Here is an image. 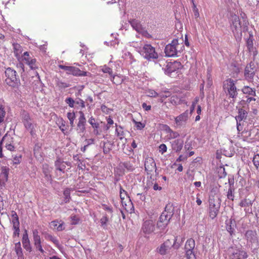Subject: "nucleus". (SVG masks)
<instances>
[{"label": "nucleus", "instance_id": "obj_5", "mask_svg": "<svg viewBox=\"0 0 259 259\" xmlns=\"http://www.w3.org/2000/svg\"><path fill=\"white\" fill-rule=\"evenodd\" d=\"M59 68L66 71L67 74H72L74 76H90L91 75L90 72L81 71L78 68L74 66L59 65Z\"/></svg>", "mask_w": 259, "mask_h": 259}, {"label": "nucleus", "instance_id": "obj_11", "mask_svg": "<svg viewBox=\"0 0 259 259\" xmlns=\"http://www.w3.org/2000/svg\"><path fill=\"white\" fill-rule=\"evenodd\" d=\"M80 116L78 118V122L77 125V131L78 133H83L85 131L86 118L83 112L81 111L79 112Z\"/></svg>", "mask_w": 259, "mask_h": 259}, {"label": "nucleus", "instance_id": "obj_46", "mask_svg": "<svg viewBox=\"0 0 259 259\" xmlns=\"http://www.w3.org/2000/svg\"><path fill=\"white\" fill-rule=\"evenodd\" d=\"M229 223H230V224H226V228L227 231L230 233V235L232 236V235L234 234V229L233 227H232V226H231L232 222L230 221Z\"/></svg>", "mask_w": 259, "mask_h": 259}, {"label": "nucleus", "instance_id": "obj_59", "mask_svg": "<svg viewBox=\"0 0 259 259\" xmlns=\"http://www.w3.org/2000/svg\"><path fill=\"white\" fill-rule=\"evenodd\" d=\"M34 246L36 249L38 250L41 253H44L45 251L42 248L41 243L34 244Z\"/></svg>", "mask_w": 259, "mask_h": 259}, {"label": "nucleus", "instance_id": "obj_55", "mask_svg": "<svg viewBox=\"0 0 259 259\" xmlns=\"http://www.w3.org/2000/svg\"><path fill=\"white\" fill-rule=\"evenodd\" d=\"M159 152H161V153H163L164 152H165L167 150L166 146L164 144H161L159 147Z\"/></svg>", "mask_w": 259, "mask_h": 259}, {"label": "nucleus", "instance_id": "obj_12", "mask_svg": "<svg viewBox=\"0 0 259 259\" xmlns=\"http://www.w3.org/2000/svg\"><path fill=\"white\" fill-rule=\"evenodd\" d=\"M145 169L148 174H149L154 170H155L156 164L152 158L148 157L145 159Z\"/></svg>", "mask_w": 259, "mask_h": 259}, {"label": "nucleus", "instance_id": "obj_23", "mask_svg": "<svg viewBox=\"0 0 259 259\" xmlns=\"http://www.w3.org/2000/svg\"><path fill=\"white\" fill-rule=\"evenodd\" d=\"M242 92L244 94H248L253 96H256V90L254 88H251L249 86H244L242 89Z\"/></svg>", "mask_w": 259, "mask_h": 259}, {"label": "nucleus", "instance_id": "obj_34", "mask_svg": "<svg viewBox=\"0 0 259 259\" xmlns=\"http://www.w3.org/2000/svg\"><path fill=\"white\" fill-rule=\"evenodd\" d=\"M190 114L188 110H186V111L179 115V122H186L189 119Z\"/></svg>", "mask_w": 259, "mask_h": 259}, {"label": "nucleus", "instance_id": "obj_43", "mask_svg": "<svg viewBox=\"0 0 259 259\" xmlns=\"http://www.w3.org/2000/svg\"><path fill=\"white\" fill-rule=\"evenodd\" d=\"M6 115V111L3 105H0V123L2 122Z\"/></svg>", "mask_w": 259, "mask_h": 259}, {"label": "nucleus", "instance_id": "obj_31", "mask_svg": "<svg viewBox=\"0 0 259 259\" xmlns=\"http://www.w3.org/2000/svg\"><path fill=\"white\" fill-rule=\"evenodd\" d=\"M115 133H116L117 136L118 137H119L120 140H121L124 138L125 132L121 126L116 127V130H115Z\"/></svg>", "mask_w": 259, "mask_h": 259}, {"label": "nucleus", "instance_id": "obj_19", "mask_svg": "<svg viewBox=\"0 0 259 259\" xmlns=\"http://www.w3.org/2000/svg\"><path fill=\"white\" fill-rule=\"evenodd\" d=\"M178 69V63L177 61L169 62L167 63L165 72L166 74H169L176 71Z\"/></svg>", "mask_w": 259, "mask_h": 259}, {"label": "nucleus", "instance_id": "obj_62", "mask_svg": "<svg viewBox=\"0 0 259 259\" xmlns=\"http://www.w3.org/2000/svg\"><path fill=\"white\" fill-rule=\"evenodd\" d=\"M142 107H143V109H144L146 111L150 110L151 109V108L150 105H148L145 103H143L142 104Z\"/></svg>", "mask_w": 259, "mask_h": 259}, {"label": "nucleus", "instance_id": "obj_41", "mask_svg": "<svg viewBox=\"0 0 259 259\" xmlns=\"http://www.w3.org/2000/svg\"><path fill=\"white\" fill-rule=\"evenodd\" d=\"M233 191H234V189L232 188V187L230 185L229 188L228 189V191L227 192V197L228 199L231 200L232 201L234 200V198Z\"/></svg>", "mask_w": 259, "mask_h": 259}, {"label": "nucleus", "instance_id": "obj_21", "mask_svg": "<svg viewBox=\"0 0 259 259\" xmlns=\"http://www.w3.org/2000/svg\"><path fill=\"white\" fill-rule=\"evenodd\" d=\"M195 246V240L192 238L188 239L185 243V251H194Z\"/></svg>", "mask_w": 259, "mask_h": 259}, {"label": "nucleus", "instance_id": "obj_1", "mask_svg": "<svg viewBox=\"0 0 259 259\" xmlns=\"http://www.w3.org/2000/svg\"><path fill=\"white\" fill-rule=\"evenodd\" d=\"M236 81L232 78L226 79L223 82V90L229 98H236L237 96V90L236 87Z\"/></svg>", "mask_w": 259, "mask_h": 259}, {"label": "nucleus", "instance_id": "obj_30", "mask_svg": "<svg viewBox=\"0 0 259 259\" xmlns=\"http://www.w3.org/2000/svg\"><path fill=\"white\" fill-rule=\"evenodd\" d=\"M2 143H4L5 145H7V144H13L14 143L13 138L11 137L10 135H5L2 139Z\"/></svg>", "mask_w": 259, "mask_h": 259}, {"label": "nucleus", "instance_id": "obj_42", "mask_svg": "<svg viewBox=\"0 0 259 259\" xmlns=\"http://www.w3.org/2000/svg\"><path fill=\"white\" fill-rule=\"evenodd\" d=\"M187 259H196L194 251H185Z\"/></svg>", "mask_w": 259, "mask_h": 259}, {"label": "nucleus", "instance_id": "obj_24", "mask_svg": "<svg viewBox=\"0 0 259 259\" xmlns=\"http://www.w3.org/2000/svg\"><path fill=\"white\" fill-rule=\"evenodd\" d=\"M102 71L104 73H108L111 76V80L115 83L114 80L116 79L115 76L113 74L112 69L106 65H104L102 68Z\"/></svg>", "mask_w": 259, "mask_h": 259}, {"label": "nucleus", "instance_id": "obj_47", "mask_svg": "<svg viewBox=\"0 0 259 259\" xmlns=\"http://www.w3.org/2000/svg\"><path fill=\"white\" fill-rule=\"evenodd\" d=\"M65 102L70 107H73L74 104L75 103V101L71 98H67L65 100Z\"/></svg>", "mask_w": 259, "mask_h": 259}, {"label": "nucleus", "instance_id": "obj_25", "mask_svg": "<svg viewBox=\"0 0 259 259\" xmlns=\"http://www.w3.org/2000/svg\"><path fill=\"white\" fill-rule=\"evenodd\" d=\"M11 215L13 227L20 226L19 218L17 213L15 211H12Z\"/></svg>", "mask_w": 259, "mask_h": 259}, {"label": "nucleus", "instance_id": "obj_35", "mask_svg": "<svg viewBox=\"0 0 259 259\" xmlns=\"http://www.w3.org/2000/svg\"><path fill=\"white\" fill-rule=\"evenodd\" d=\"M252 204V201L249 199L245 198L241 201L239 205L241 207H249Z\"/></svg>", "mask_w": 259, "mask_h": 259}, {"label": "nucleus", "instance_id": "obj_45", "mask_svg": "<svg viewBox=\"0 0 259 259\" xmlns=\"http://www.w3.org/2000/svg\"><path fill=\"white\" fill-rule=\"evenodd\" d=\"M27 64L32 69H35L36 68H37L35 59H31L30 60H29V62H28Z\"/></svg>", "mask_w": 259, "mask_h": 259}, {"label": "nucleus", "instance_id": "obj_27", "mask_svg": "<svg viewBox=\"0 0 259 259\" xmlns=\"http://www.w3.org/2000/svg\"><path fill=\"white\" fill-rule=\"evenodd\" d=\"M120 197L121 200L126 199L128 205H131V200L128 196L126 192L120 186Z\"/></svg>", "mask_w": 259, "mask_h": 259}, {"label": "nucleus", "instance_id": "obj_36", "mask_svg": "<svg viewBox=\"0 0 259 259\" xmlns=\"http://www.w3.org/2000/svg\"><path fill=\"white\" fill-rule=\"evenodd\" d=\"M70 191L71 189L69 188H66L63 192V195L64 196V201L65 203H67L69 201L70 199Z\"/></svg>", "mask_w": 259, "mask_h": 259}, {"label": "nucleus", "instance_id": "obj_29", "mask_svg": "<svg viewBox=\"0 0 259 259\" xmlns=\"http://www.w3.org/2000/svg\"><path fill=\"white\" fill-rule=\"evenodd\" d=\"M15 251L19 258L21 257L23 255L22 249L21 246V243L20 242L16 243L14 247Z\"/></svg>", "mask_w": 259, "mask_h": 259}, {"label": "nucleus", "instance_id": "obj_37", "mask_svg": "<svg viewBox=\"0 0 259 259\" xmlns=\"http://www.w3.org/2000/svg\"><path fill=\"white\" fill-rule=\"evenodd\" d=\"M193 151H190L189 152L186 151L184 154L179 155V161H182L186 159L188 157H190L194 154Z\"/></svg>", "mask_w": 259, "mask_h": 259}, {"label": "nucleus", "instance_id": "obj_8", "mask_svg": "<svg viewBox=\"0 0 259 259\" xmlns=\"http://www.w3.org/2000/svg\"><path fill=\"white\" fill-rule=\"evenodd\" d=\"M220 208V204L215 201L213 199H210L209 200V216L211 219L215 218L219 213Z\"/></svg>", "mask_w": 259, "mask_h": 259}, {"label": "nucleus", "instance_id": "obj_6", "mask_svg": "<svg viewBox=\"0 0 259 259\" xmlns=\"http://www.w3.org/2000/svg\"><path fill=\"white\" fill-rule=\"evenodd\" d=\"M176 242V238L167 239L157 248V251L161 255L166 254L174 247Z\"/></svg>", "mask_w": 259, "mask_h": 259}, {"label": "nucleus", "instance_id": "obj_56", "mask_svg": "<svg viewBox=\"0 0 259 259\" xmlns=\"http://www.w3.org/2000/svg\"><path fill=\"white\" fill-rule=\"evenodd\" d=\"M75 103L76 104L79 105L82 108H84L85 107L84 102L82 100H81L80 99H78L77 100H76L75 101Z\"/></svg>", "mask_w": 259, "mask_h": 259}, {"label": "nucleus", "instance_id": "obj_48", "mask_svg": "<svg viewBox=\"0 0 259 259\" xmlns=\"http://www.w3.org/2000/svg\"><path fill=\"white\" fill-rule=\"evenodd\" d=\"M198 101V99L197 98H195L194 101L192 102V104L190 107V112H189L190 115H191L192 114V113L193 112L195 107V106H196V104L197 103Z\"/></svg>", "mask_w": 259, "mask_h": 259}, {"label": "nucleus", "instance_id": "obj_3", "mask_svg": "<svg viewBox=\"0 0 259 259\" xmlns=\"http://www.w3.org/2000/svg\"><path fill=\"white\" fill-rule=\"evenodd\" d=\"M6 78V82L7 84L13 87H16L20 83V80L17 75L16 71L11 68H8L5 71Z\"/></svg>", "mask_w": 259, "mask_h": 259}, {"label": "nucleus", "instance_id": "obj_49", "mask_svg": "<svg viewBox=\"0 0 259 259\" xmlns=\"http://www.w3.org/2000/svg\"><path fill=\"white\" fill-rule=\"evenodd\" d=\"M70 219H71V224L76 225L78 223L79 219L76 215H71L70 217Z\"/></svg>", "mask_w": 259, "mask_h": 259}, {"label": "nucleus", "instance_id": "obj_13", "mask_svg": "<svg viewBox=\"0 0 259 259\" xmlns=\"http://www.w3.org/2000/svg\"><path fill=\"white\" fill-rule=\"evenodd\" d=\"M9 169L6 167H3L0 170V189L5 186L8 180Z\"/></svg>", "mask_w": 259, "mask_h": 259}, {"label": "nucleus", "instance_id": "obj_28", "mask_svg": "<svg viewBox=\"0 0 259 259\" xmlns=\"http://www.w3.org/2000/svg\"><path fill=\"white\" fill-rule=\"evenodd\" d=\"M247 112L243 109H239L238 110V115L236 117V119L238 121H241L245 119L247 116Z\"/></svg>", "mask_w": 259, "mask_h": 259}, {"label": "nucleus", "instance_id": "obj_10", "mask_svg": "<svg viewBox=\"0 0 259 259\" xmlns=\"http://www.w3.org/2000/svg\"><path fill=\"white\" fill-rule=\"evenodd\" d=\"M170 214H168L166 211L163 212L157 222V227L160 230H163L169 221Z\"/></svg>", "mask_w": 259, "mask_h": 259}, {"label": "nucleus", "instance_id": "obj_18", "mask_svg": "<svg viewBox=\"0 0 259 259\" xmlns=\"http://www.w3.org/2000/svg\"><path fill=\"white\" fill-rule=\"evenodd\" d=\"M69 163L64 162L60 159H58L55 163V166L56 170H59L63 173L65 172V169L66 167V165H69Z\"/></svg>", "mask_w": 259, "mask_h": 259}, {"label": "nucleus", "instance_id": "obj_32", "mask_svg": "<svg viewBox=\"0 0 259 259\" xmlns=\"http://www.w3.org/2000/svg\"><path fill=\"white\" fill-rule=\"evenodd\" d=\"M165 132L167 134V139H174L177 136V134L173 132L168 126L165 127Z\"/></svg>", "mask_w": 259, "mask_h": 259}, {"label": "nucleus", "instance_id": "obj_40", "mask_svg": "<svg viewBox=\"0 0 259 259\" xmlns=\"http://www.w3.org/2000/svg\"><path fill=\"white\" fill-rule=\"evenodd\" d=\"M88 121L94 128L98 129L99 128V124L95 121V119L93 116L90 118Z\"/></svg>", "mask_w": 259, "mask_h": 259}, {"label": "nucleus", "instance_id": "obj_63", "mask_svg": "<svg viewBox=\"0 0 259 259\" xmlns=\"http://www.w3.org/2000/svg\"><path fill=\"white\" fill-rule=\"evenodd\" d=\"M136 127L138 129H142L144 127V124L141 123V122H136Z\"/></svg>", "mask_w": 259, "mask_h": 259}, {"label": "nucleus", "instance_id": "obj_53", "mask_svg": "<svg viewBox=\"0 0 259 259\" xmlns=\"http://www.w3.org/2000/svg\"><path fill=\"white\" fill-rule=\"evenodd\" d=\"M21 159V155H16L13 160V163L14 164H18L20 162Z\"/></svg>", "mask_w": 259, "mask_h": 259}, {"label": "nucleus", "instance_id": "obj_33", "mask_svg": "<svg viewBox=\"0 0 259 259\" xmlns=\"http://www.w3.org/2000/svg\"><path fill=\"white\" fill-rule=\"evenodd\" d=\"M247 47L248 51L250 52L253 50V35L249 34V37L246 41Z\"/></svg>", "mask_w": 259, "mask_h": 259}, {"label": "nucleus", "instance_id": "obj_54", "mask_svg": "<svg viewBox=\"0 0 259 259\" xmlns=\"http://www.w3.org/2000/svg\"><path fill=\"white\" fill-rule=\"evenodd\" d=\"M6 148L10 151H14L16 148L14 143L13 144H7V145H5Z\"/></svg>", "mask_w": 259, "mask_h": 259}, {"label": "nucleus", "instance_id": "obj_39", "mask_svg": "<svg viewBox=\"0 0 259 259\" xmlns=\"http://www.w3.org/2000/svg\"><path fill=\"white\" fill-rule=\"evenodd\" d=\"M14 53L17 58H19L21 53V47L18 44L14 45Z\"/></svg>", "mask_w": 259, "mask_h": 259}, {"label": "nucleus", "instance_id": "obj_4", "mask_svg": "<svg viewBox=\"0 0 259 259\" xmlns=\"http://www.w3.org/2000/svg\"><path fill=\"white\" fill-rule=\"evenodd\" d=\"M232 29L235 36H241L242 31H247L248 26L246 23H245V25L242 27L239 17L234 15L232 16Z\"/></svg>", "mask_w": 259, "mask_h": 259}, {"label": "nucleus", "instance_id": "obj_15", "mask_svg": "<svg viewBox=\"0 0 259 259\" xmlns=\"http://www.w3.org/2000/svg\"><path fill=\"white\" fill-rule=\"evenodd\" d=\"M130 23L132 27L138 32L144 34L146 32L145 29L142 27L141 24L138 20H132L130 21Z\"/></svg>", "mask_w": 259, "mask_h": 259}, {"label": "nucleus", "instance_id": "obj_60", "mask_svg": "<svg viewBox=\"0 0 259 259\" xmlns=\"http://www.w3.org/2000/svg\"><path fill=\"white\" fill-rule=\"evenodd\" d=\"M108 221V219L107 217L106 216H104L101 218L100 222H101L102 225L104 226L106 224Z\"/></svg>", "mask_w": 259, "mask_h": 259}, {"label": "nucleus", "instance_id": "obj_20", "mask_svg": "<svg viewBox=\"0 0 259 259\" xmlns=\"http://www.w3.org/2000/svg\"><path fill=\"white\" fill-rule=\"evenodd\" d=\"M43 173L45 175V178L46 180L49 182L52 181V176L50 174L52 171V168L50 167L48 164L43 165Z\"/></svg>", "mask_w": 259, "mask_h": 259}, {"label": "nucleus", "instance_id": "obj_64", "mask_svg": "<svg viewBox=\"0 0 259 259\" xmlns=\"http://www.w3.org/2000/svg\"><path fill=\"white\" fill-rule=\"evenodd\" d=\"M85 144L87 146H89L90 145L93 144L94 143V139H87L85 141Z\"/></svg>", "mask_w": 259, "mask_h": 259}, {"label": "nucleus", "instance_id": "obj_51", "mask_svg": "<svg viewBox=\"0 0 259 259\" xmlns=\"http://www.w3.org/2000/svg\"><path fill=\"white\" fill-rule=\"evenodd\" d=\"M193 3V9L194 13V16L195 17L198 18L199 16L198 10L196 7V5L194 3V0H192Z\"/></svg>", "mask_w": 259, "mask_h": 259}, {"label": "nucleus", "instance_id": "obj_57", "mask_svg": "<svg viewBox=\"0 0 259 259\" xmlns=\"http://www.w3.org/2000/svg\"><path fill=\"white\" fill-rule=\"evenodd\" d=\"M148 93V96L151 97H156L158 96V94L154 90H150Z\"/></svg>", "mask_w": 259, "mask_h": 259}, {"label": "nucleus", "instance_id": "obj_44", "mask_svg": "<svg viewBox=\"0 0 259 259\" xmlns=\"http://www.w3.org/2000/svg\"><path fill=\"white\" fill-rule=\"evenodd\" d=\"M252 162L255 167L257 168L259 166V154H257L254 155Z\"/></svg>", "mask_w": 259, "mask_h": 259}, {"label": "nucleus", "instance_id": "obj_50", "mask_svg": "<svg viewBox=\"0 0 259 259\" xmlns=\"http://www.w3.org/2000/svg\"><path fill=\"white\" fill-rule=\"evenodd\" d=\"M22 57L23 60L25 61L26 64L28 62H29V60H30V59H31L29 57V53L27 52H25L24 53Z\"/></svg>", "mask_w": 259, "mask_h": 259}, {"label": "nucleus", "instance_id": "obj_26", "mask_svg": "<svg viewBox=\"0 0 259 259\" xmlns=\"http://www.w3.org/2000/svg\"><path fill=\"white\" fill-rule=\"evenodd\" d=\"M121 203L123 207L128 212L132 213L134 210V206L133 203L131 201V205H128L126 199L121 200Z\"/></svg>", "mask_w": 259, "mask_h": 259}, {"label": "nucleus", "instance_id": "obj_22", "mask_svg": "<svg viewBox=\"0 0 259 259\" xmlns=\"http://www.w3.org/2000/svg\"><path fill=\"white\" fill-rule=\"evenodd\" d=\"M51 226L54 229H56L59 231H62L65 228L64 227V223L62 221H52L51 223Z\"/></svg>", "mask_w": 259, "mask_h": 259}, {"label": "nucleus", "instance_id": "obj_61", "mask_svg": "<svg viewBox=\"0 0 259 259\" xmlns=\"http://www.w3.org/2000/svg\"><path fill=\"white\" fill-rule=\"evenodd\" d=\"M48 238L50 240H51L52 242H53L54 243H57L58 242L57 239L55 237L52 236L51 235H48Z\"/></svg>", "mask_w": 259, "mask_h": 259}, {"label": "nucleus", "instance_id": "obj_2", "mask_svg": "<svg viewBox=\"0 0 259 259\" xmlns=\"http://www.w3.org/2000/svg\"><path fill=\"white\" fill-rule=\"evenodd\" d=\"M138 52L144 58L148 60L157 59L158 54L155 52V49L151 45L146 44L139 48Z\"/></svg>", "mask_w": 259, "mask_h": 259}, {"label": "nucleus", "instance_id": "obj_16", "mask_svg": "<svg viewBox=\"0 0 259 259\" xmlns=\"http://www.w3.org/2000/svg\"><path fill=\"white\" fill-rule=\"evenodd\" d=\"M255 74L254 69L251 67V63L247 65L244 71V76L247 80H251L253 79Z\"/></svg>", "mask_w": 259, "mask_h": 259}, {"label": "nucleus", "instance_id": "obj_9", "mask_svg": "<svg viewBox=\"0 0 259 259\" xmlns=\"http://www.w3.org/2000/svg\"><path fill=\"white\" fill-rule=\"evenodd\" d=\"M154 229L155 225L153 221L152 220H147L143 223L141 232L146 237L153 232Z\"/></svg>", "mask_w": 259, "mask_h": 259}, {"label": "nucleus", "instance_id": "obj_7", "mask_svg": "<svg viewBox=\"0 0 259 259\" xmlns=\"http://www.w3.org/2000/svg\"><path fill=\"white\" fill-rule=\"evenodd\" d=\"M178 45V39H174L171 44H169L165 48L164 52L167 57L177 56L178 50L177 47Z\"/></svg>", "mask_w": 259, "mask_h": 259}, {"label": "nucleus", "instance_id": "obj_38", "mask_svg": "<svg viewBox=\"0 0 259 259\" xmlns=\"http://www.w3.org/2000/svg\"><path fill=\"white\" fill-rule=\"evenodd\" d=\"M57 86L60 89H63L69 87V84L66 82H63L60 80L56 81Z\"/></svg>", "mask_w": 259, "mask_h": 259}, {"label": "nucleus", "instance_id": "obj_17", "mask_svg": "<svg viewBox=\"0 0 259 259\" xmlns=\"http://www.w3.org/2000/svg\"><path fill=\"white\" fill-rule=\"evenodd\" d=\"M22 244L23 247L29 252L31 251V247L30 244V241L28 238V235L27 234V230H25V232L23 235L22 240Z\"/></svg>", "mask_w": 259, "mask_h": 259}, {"label": "nucleus", "instance_id": "obj_52", "mask_svg": "<svg viewBox=\"0 0 259 259\" xmlns=\"http://www.w3.org/2000/svg\"><path fill=\"white\" fill-rule=\"evenodd\" d=\"M14 232L13 233V237H18L19 235V226L13 227Z\"/></svg>", "mask_w": 259, "mask_h": 259}, {"label": "nucleus", "instance_id": "obj_58", "mask_svg": "<svg viewBox=\"0 0 259 259\" xmlns=\"http://www.w3.org/2000/svg\"><path fill=\"white\" fill-rule=\"evenodd\" d=\"M67 118L69 120H74L75 118V115L74 112H68L67 113Z\"/></svg>", "mask_w": 259, "mask_h": 259}, {"label": "nucleus", "instance_id": "obj_14", "mask_svg": "<svg viewBox=\"0 0 259 259\" xmlns=\"http://www.w3.org/2000/svg\"><path fill=\"white\" fill-rule=\"evenodd\" d=\"M23 123L25 128L29 131L32 135L33 130L35 125L32 123L29 116L27 114H25L24 116Z\"/></svg>", "mask_w": 259, "mask_h": 259}]
</instances>
